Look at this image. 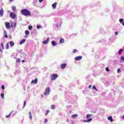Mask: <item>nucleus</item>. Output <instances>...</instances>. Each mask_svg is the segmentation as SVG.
<instances>
[{
	"label": "nucleus",
	"instance_id": "nucleus-1",
	"mask_svg": "<svg viewBox=\"0 0 124 124\" xmlns=\"http://www.w3.org/2000/svg\"><path fill=\"white\" fill-rule=\"evenodd\" d=\"M21 13L23 16H31V12L26 9H22Z\"/></svg>",
	"mask_w": 124,
	"mask_h": 124
},
{
	"label": "nucleus",
	"instance_id": "nucleus-2",
	"mask_svg": "<svg viewBox=\"0 0 124 124\" xmlns=\"http://www.w3.org/2000/svg\"><path fill=\"white\" fill-rule=\"evenodd\" d=\"M59 77L58 74H53L51 76V81H55L56 79H57Z\"/></svg>",
	"mask_w": 124,
	"mask_h": 124
},
{
	"label": "nucleus",
	"instance_id": "nucleus-3",
	"mask_svg": "<svg viewBox=\"0 0 124 124\" xmlns=\"http://www.w3.org/2000/svg\"><path fill=\"white\" fill-rule=\"evenodd\" d=\"M50 88L48 87L46 89V90L45 92L44 93V95H48V94H50Z\"/></svg>",
	"mask_w": 124,
	"mask_h": 124
},
{
	"label": "nucleus",
	"instance_id": "nucleus-4",
	"mask_svg": "<svg viewBox=\"0 0 124 124\" xmlns=\"http://www.w3.org/2000/svg\"><path fill=\"white\" fill-rule=\"evenodd\" d=\"M10 17H11L12 19H15L16 18V14L14 13H10Z\"/></svg>",
	"mask_w": 124,
	"mask_h": 124
},
{
	"label": "nucleus",
	"instance_id": "nucleus-5",
	"mask_svg": "<svg viewBox=\"0 0 124 124\" xmlns=\"http://www.w3.org/2000/svg\"><path fill=\"white\" fill-rule=\"evenodd\" d=\"M82 59H83V57L81 56H77V57H75V60L76 61H81V60H82Z\"/></svg>",
	"mask_w": 124,
	"mask_h": 124
},
{
	"label": "nucleus",
	"instance_id": "nucleus-6",
	"mask_svg": "<svg viewBox=\"0 0 124 124\" xmlns=\"http://www.w3.org/2000/svg\"><path fill=\"white\" fill-rule=\"evenodd\" d=\"M66 65H67V64H66V63L62 64L61 65V69H64V68H65V67H66Z\"/></svg>",
	"mask_w": 124,
	"mask_h": 124
},
{
	"label": "nucleus",
	"instance_id": "nucleus-7",
	"mask_svg": "<svg viewBox=\"0 0 124 124\" xmlns=\"http://www.w3.org/2000/svg\"><path fill=\"white\" fill-rule=\"evenodd\" d=\"M37 83H38L37 78H35L34 80H32L31 82V84H37Z\"/></svg>",
	"mask_w": 124,
	"mask_h": 124
},
{
	"label": "nucleus",
	"instance_id": "nucleus-8",
	"mask_svg": "<svg viewBox=\"0 0 124 124\" xmlns=\"http://www.w3.org/2000/svg\"><path fill=\"white\" fill-rule=\"evenodd\" d=\"M5 25L6 29L10 28V23L9 22H5Z\"/></svg>",
	"mask_w": 124,
	"mask_h": 124
},
{
	"label": "nucleus",
	"instance_id": "nucleus-9",
	"mask_svg": "<svg viewBox=\"0 0 124 124\" xmlns=\"http://www.w3.org/2000/svg\"><path fill=\"white\" fill-rule=\"evenodd\" d=\"M49 40H50V39L49 38H47L46 40L43 42V44H48Z\"/></svg>",
	"mask_w": 124,
	"mask_h": 124
},
{
	"label": "nucleus",
	"instance_id": "nucleus-10",
	"mask_svg": "<svg viewBox=\"0 0 124 124\" xmlns=\"http://www.w3.org/2000/svg\"><path fill=\"white\" fill-rule=\"evenodd\" d=\"M17 26V23H16V22H12V25L11 26V27H13L14 28H16V26Z\"/></svg>",
	"mask_w": 124,
	"mask_h": 124
},
{
	"label": "nucleus",
	"instance_id": "nucleus-11",
	"mask_svg": "<svg viewBox=\"0 0 124 124\" xmlns=\"http://www.w3.org/2000/svg\"><path fill=\"white\" fill-rule=\"evenodd\" d=\"M58 4V3H54L53 4H52V8L53 9H56V8L57 7V5Z\"/></svg>",
	"mask_w": 124,
	"mask_h": 124
},
{
	"label": "nucleus",
	"instance_id": "nucleus-12",
	"mask_svg": "<svg viewBox=\"0 0 124 124\" xmlns=\"http://www.w3.org/2000/svg\"><path fill=\"white\" fill-rule=\"evenodd\" d=\"M93 121V118H90L89 119H88L87 120H84V123H90V122H92Z\"/></svg>",
	"mask_w": 124,
	"mask_h": 124
},
{
	"label": "nucleus",
	"instance_id": "nucleus-13",
	"mask_svg": "<svg viewBox=\"0 0 124 124\" xmlns=\"http://www.w3.org/2000/svg\"><path fill=\"white\" fill-rule=\"evenodd\" d=\"M4 36L5 38H8V35H7V32L4 31Z\"/></svg>",
	"mask_w": 124,
	"mask_h": 124
},
{
	"label": "nucleus",
	"instance_id": "nucleus-14",
	"mask_svg": "<svg viewBox=\"0 0 124 124\" xmlns=\"http://www.w3.org/2000/svg\"><path fill=\"white\" fill-rule=\"evenodd\" d=\"M0 16H1V17H2V16H3V9H2L0 10Z\"/></svg>",
	"mask_w": 124,
	"mask_h": 124
},
{
	"label": "nucleus",
	"instance_id": "nucleus-15",
	"mask_svg": "<svg viewBox=\"0 0 124 124\" xmlns=\"http://www.w3.org/2000/svg\"><path fill=\"white\" fill-rule=\"evenodd\" d=\"M51 44L53 46H56V45H57V44L56 43V41H52L51 42Z\"/></svg>",
	"mask_w": 124,
	"mask_h": 124
},
{
	"label": "nucleus",
	"instance_id": "nucleus-16",
	"mask_svg": "<svg viewBox=\"0 0 124 124\" xmlns=\"http://www.w3.org/2000/svg\"><path fill=\"white\" fill-rule=\"evenodd\" d=\"M108 121H110L111 122H113V118H112V116L108 117Z\"/></svg>",
	"mask_w": 124,
	"mask_h": 124
},
{
	"label": "nucleus",
	"instance_id": "nucleus-17",
	"mask_svg": "<svg viewBox=\"0 0 124 124\" xmlns=\"http://www.w3.org/2000/svg\"><path fill=\"white\" fill-rule=\"evenodd\" d=\"M25 42H26V39H23V40H21L20 42V44H23V43H25Z\"/></svg>",
	"mask_w": 124,
	"mask_h": 124
},
{
	"label": "nucleus",
	"instance_id": "nucleus-18",
	"mask_svg": "<svg viewBox=\"0 0 124 124\" xmlns=\"http://www.w3.org/2000/svg\"><path fill=\"white\" fill-rule=\"evenodd\" d=\"M92 116H93V115L87 114L86 117V119H90Z\"/></svg>",
	"mask_w": 124,
	"mask_h": 124
},
{
	"label": "nucleus",
	"instance_id": "nucleus-19",
	"mask_svg": "<svg viewBox=\"0 0 124 124\" xmlns=\"http://www.w3.org/2000/svg\"><path fill=\"white\" fill-rule=\"evenodd\" d=\"M123 51H124V49H120L119 51H118L119 55H122V52H123Z\"/></svg>",
	"mask_w": 124,
	"mask_h": 124
},
{
	"label": "nucleus",
	"instance_id": "nucleus-20",
	"mask_svg": "<svg viewBox=\"0 0 124 124\" xmlns=\"http://www.w3.org/2000/svg\"><path fill=\"white\" fill-rule=\"evenodd\" d=\"M10 46H11L12 47L14 46V42H13V41H11L10 43Z\"/></svg>",
	"mask_w": 124,
	"mask_h": 124
},
{
	"label": "nucleus",
	"instance_id": "nucleus-21",
	"mask_svg": "<svg viewBox=\"0 0 124 124\" xmlns=\"http://www.w3.org/2000/svg\"><path fill=\"white\" fill-rule=\"evenodd\" d=\"M6 49L7 50H8V49H9V44L8 43H7L6 45Z\"/></svg>",
	"mask_w": 124,
	"mask_h": 124
},
{
	"label": "nucleus",
	"instance_id": "nucleus-22",
	"mask_svg": "<svg viewBox=\"0 0 124 124\" xmlns=\"http://www.w3.org/2000/svg\"><path fill=\"white\" fill-rule=\"evenodd\" d=\"M64 43V39H61L60 41V43Z\"/></svg>",
	"mask_w": 124,
	"mask_h": 124
},
{
	"label": "nucleus",
	"instance_id": "nucleus-23",
	"mask_svg": "<svg viewBox=\"0 0 124 124\" xmlns=\"http://www.w3.org/2000/svg\"><path fill=\"white\" fill-rule=\"evenodd\" d=\"M77 117H78V115L77 114H74L72 115V117H73V118H77Z\"/></svg>",
	"mask_w": 124,
	"mask_h": 124
},
{
	"label": "nucleus",
	"instance_id": "nucleus-24",
	"mask_svg": "<svg viewBox=\"0 0 124 124\" xmlns=\"http://www.w3.org/2000/svg\"><path fill=\"white\" fill-rule=\"evenodd\" d=\"M29 118L31 120L32 119V117H31V112H29Z\"/></svg>",
	"mask_w": 124,
	"mask_h": 124
},
{
	"label": "nucleus",
	"instance_id": "nucleus-25",
	"mask_svg": "<svg viewBox=\"0 0 124 124\" xmlns=\"http://www.w3.org/2000/svg\"><path fill=\"white\" fill-rule=\"evenodd\" d=\"M25 32L26 35H29V34H30V31H26Z\"/></svg>",
	"mask_w": 124,
	"mask_h": 124
},
{
	"label": "nucleus",
	"instance_id": "nucleus-26",
	"mask_svg": "<svg viewBox=\"0 0 124 124\" xmlns=\"http://www.w3.org/2000/svg\"><path fill=\"white\" fill-rule=\"evenodd\" d=\"M119 22L120 23H121L122 24V23H123L124 22V19L123 18H120L119 19Z\"/></svg>",
	"mask_w": 124,
	"mask_h": 124
},
{
	"label": "nucleus",
	"instance_id": "nucleus-27",
	"mask_svg": "<svg viewBox=\"0 0 124 124\" xmlns=\"http://www.w3.org/2000/svg\"><path fill=\"white\" fill-rule=\"evenodd\" d=\"M55 108H56V107H55V105H52L51 106V109H55Z\"/></svg>",
	"mask_w": 124,
	"mask_h": 124
},
{
	"label": "nucleus",
	"instance_id": "nucleus-28",
	"mask_svg": "<svg viewBox=\"0 0 124 124\" xmlns=\"http://www.w3.org/2000/svg\"><path fill=\"white\" fill-rule=\"evenodd\" d=\"M12 8V10H13V11H15V10H16V6H13Z\"/></svg>",
	"mask_w": 124,
	"mask_h": 124
},
{
	"label": "nucleus",
	"instance_id": "nucleus-29",
	"mask_svg": "<svg viewBox=\"0 0 124 124\" xmlns=\"http://www.w3.org/2000/svg\"><path fill=\"white\" fill-rule=\"evenodd\" d=\"M28 29H29V30H30V31H31V30H32V26H29L28 27Z\"/></svg>",
	"mask_w": 124,
	"mask_h": 124
},
{
	"label": "nucleus",
	"instance_id": "nucleus-30",
	"mask_svg": "<svg viewBox=\"0 0 124 124\" xmlns=\"http://www.w3.org/2000/svg\"><path fill=\"white\" fill-rule=\"evenodd\" d=\"M92 89L93 90H95V91H97V89H96V88L95 87V86H93V87H92Z\"/></svg>",
	"mask_w": 124,
	"mask_h": 124
},
{
	"label": "nucleus",
	"instance_id": "nucleus-31",
	"mask_svg": "<svg viewBox=\"0 0 124 124\" xmlns=\"http://www.w3.org/2000/svg\"><path fill=\"white\" fill-rule=\"evenodd\" d=\"M106 71L107 72H109V71H110V70L109 69V68L106 67Z\"/></svg>",
	"mask_w": 124,
	"mask_h": 124
},
{
	"label": "nucleus",
	"instance_id": "nucleus-32",
	"mask_svg": "<svg viewBox=\"0 0 124 124\" xmlns=\"http://www.w3.org/2000/svg\"><path fill=\"white\" fill-rule=\"evenodd\" d=\"M77 52H78V51L76 49H74L73 51V53H76Z\"/></svg>",
	"mask_w": 124,
	"mask_h": 124
},
{
	"label": "nucleus",
	"instance_id": "nucleus-33",
	"mask_svg": "<svg viewBox=\"0 0 124 124\" xmlns=\"http://www.w3.org/2000/svg\"><path fill=\"white\" fill-rule=\"evenodd\" d=\"M11 114H12V112H11L8 115L6 116V118H9V117H10Z\"/></svg>",
	"mask_w": 124,
	"mask_h": 124
},
{
	"label": "nucleus",
	"instance_id": "nucleus-34",
	"mask_svg": "<svg viewBox=\"0 0 124 124\" xmlns=\"http://www.w3.org/2000/svg\"><path fill=\"white\" fill-rule=\"evenodd\" d=\"M48 122V120L47 119H45L44 121V123L45 124H46V123H47Z\"/></svg>",
	"mask_w": 124,
	"mask_h": 124
},
{
	"label": "nucleus",
	"instance_id": "nucleus-35",
	"mask_svg": "<svg viewBox=\"0 0 124 124\" xmlns=\"http://www.w3.org/2000/svg\"><path fill=\"white\" fill-rule=\"evenodd\" d=\"M121 61H123V62H124V56H122L121 57Z\"/></svg>",
	"mask_w": 124,
	"mask_h": 124
},
{
	"label": "nucleus",
	"instance_id": "nucleus-36",
	"mask_svg": "<svg viewBox=\"0 0 124 124\" xmlns=\"http://www.w3.org/2000/svg\"><path fill=\"white\" fill-rule=\"evenodd\" d=\"M0 95H1V97L2 98H3V97H4V94H3V93H1V94H0Z\"/></svg>",
	"mask_w": 124,
	"mask_h": 124
},
{
	"label": "nucleus",
	"instance_id": "nucleus-37",
	"mask_svg": "<svg viewBox=\"0 0 124 124\" xmlns=\"http://www.w3.org/2000/svg\"><path fill=\"white\" fill-rule=\"evenodd\" d=\"M16 62H21V60L20 59H17L16 60Z\"/></svg>",
	"mask_w": 124,
	"mask_h": 124
},
{
	"label": "nucleus",
	"instance_id": "nucleus-38",
	"mask_svg": "<svg viewBox=\"0 0 124 124\" xmlns=\"http://www.w3.org/2000/svg\"><path fill=\"white\" fill-rule=\"evenodd\" d=\"M117 73H121V69H117Z\"/></svg>",
	"mask_w": 124,
	"mask_h": 124
},
{
	"label": "nucleus",
	"instance_id": "nucleus-39",
	"mask_svg": "<svg viewBox=\"0 0 124 124\" xmlns=\"http://www.w3.org/2000/svg\"><path fill=\"white\" fill-rule=\"evenodd\" d=\"M1 46H2V48L3 49H4V47L3 46V44H2V43H1Z\"/></svg>",
	"mask_w": 124,
	"mask_h": 124
},
{
	"label": "nucleus",
	"instance_id": "nucleus-40",
	"mask_svg": "<svg viewBox=\"0 0 124 124\" xmlns=\"http://www.w3.org/2000/svg\"><path fill=\"white\" fill-rule=\"evenodd\" d=\"M50 111H49V110H47L46 111V116H47V115H48V114H49V112Z\"/></svg>",
	"mask_w": 124,
	"mask_h": 124
},
{
	"label": "nucleus",
	"instance_id": "nucleus-41",
	"mask_svg": "<svg viewBox=\"0 0 124 124\" xmlns=\"http://www.w3.org/2000/svg\"><path fill=\"white\" fill-rule=\"evenodd\" d=\"M37 28L38 29H40L41 28V26H37Z\"/></svg>",
	"mask_w": 124,
	"mask_h": 124
},
{
	"label": "nucleus",
	"instance_id": "nucleus-42",
	"mask_svg": "<svg viewBox=\"0 0 124 124\" xmlns=\"http://www.w3.org/2000/svg\"><path fill=\"white\" fill-rule=\"evenodd\" d=\"M26 101H24L23 108L25 107V106H26Z\"/></svg>",
	"mask_w": 124,
	"mask_h": 124
},
{
	"label": "nucleus",
	"instance_id": "nucleus-43",
	"mask_svg": "<svg viewBox=\"0 0 124 124\" xmlns=\"http://www.w3.org/2000/svg\"><path fill=\"white\" fill-rule=\"evenodd\" d=\"M2 90H4V85H2Z\"/></svg>",
	"mask_w": 124,
	"mask_h": 124
},
{
	"label": "nucleus",
	"instance_id": "nucleus-44",
	"mask_svg": "<svg viewBox=\"0 0 124 124\" xmlns=\"http://www.w3.org/2000/svg\"><path fill=\"white\" fill-rule=\"evenodd\" d=\"M115 34L116 35H118V32H117V31H116V32H115Z\"/></svg>",
	"mask_w": 124,
	"mask_h": 124
},
{
	"label": "nucleus",
	"instance_id": "nucleus-45",
	"mask_svg": "<svg viewBox=\"0 0 124 124\" xmlns=\"http://www.w3.org/2000/svg\"><path fill=\"white\" fill-rule=\"evenodd\" d=\"M39 2H42L43 0H39Z\"/></svg>",
	"mask_w": 124,
	"mask_h": 124
},
{
	"label": "nucleus",
	"instance_id": "nucleus-46",
	"mask_svg": "<svg viewBox=\"0 0 124 124\" xmlns=\"http://www.w3.org/2000/svg\"><path fill=\"white\" fill-rule=\"evenodd\" d=\"M89 89H91V88H92V85H89Z\"/></svg>",
	"mask_w": 124,
	"mask_h": 124
},
{
	"label": "nucleus",
	"instance_id": "nucleus-47",
	"mask_svg": "<svg viewBox=\"0 0 124 124\" xmlns=\"http://www.w3.org/2000/svg\"><path fill=\"white\" fill-rule=\"evenodd\" d=\"M122 119H123V120H124V115L123 116H122Z\"/></svg>",
	"mask_w": 124,
	"mask_h": 124
},
{
	"label": "nucleus",
	"instance_id": "nucleus-48",
	"mask_svg": "<svg viewBox=\"0 0 124 124\" xmlns=\"http://www.w3.org/2000/svg\"><path fill=\"white\" fill-rule=\"evenodd\" d=\"M9 1H10L11 2H12V1H13V0H9Z\"/></svg>",
	"mask_w": 124,
	"mask_h": 124
},
{
	"label": "nucleus",
	"instance_id": "nucleus-49",
	"mask_svg": "<svg viewBox=\"0 0 124 124\" xmlns=\"http://www.w3.org/2000/svg\"><path fill=\"white\" fill-rule=\"evenodd\" d=\"M0 52H1V53H2V50H1V49L0 48Z\"/></svg>",
	"mask_w": 124,
	"mask_h": 124
},
{
	"label": "nucleus",
	"instance_id": "nucleus-50",
	"mask_svg": "<svg viewBox=\"0 0 124 124\" xmlns=\"http://www.w3.org/2000/svg\"><path fill=\"white\" fill-rule=\"evenodd\" d=\"M22 62H25V60H22Z\"/></svg>",
	"mask_w": 124,
	"mask_h": 124
},
{
	"label": "nucleus",
	"instance_id": "nucleus-51",
	"mask_svg": "<svg viewBox=\"0 0 124 124\" xmlns=\"http://www.w3.org/2000/svg\"><path fill=\"white\" fill-rule=\"evenodd\" d=\"M122 25H123V26H124V22H123V23H122Z\"/></svg>",
	"mask_w": 124,
	"mask_h": 124
},
{
	"label": "nucleus",
	"instance_id": "nucleus-52",
	"mask_svg": "<svg viewBox=\"0 0 124 124\" xmlns=\"http://www.w3.org/2000/svg\"><path fill=\"white\" fill-rule=\"evenodd\" d=\"M42 97H43V95H42Z\"/></svg>",
	"mask_w": 124,
	"mask_h": 124
}]
</instances>
